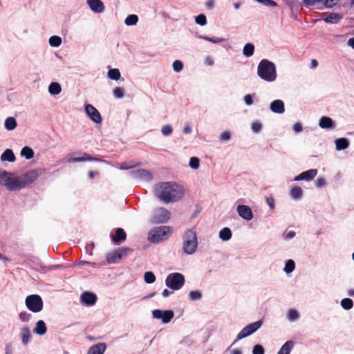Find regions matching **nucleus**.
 I'll return each mask as SVG.
<instances>
[{"label": "nucleus", "mask_w": 354, "mask_h": 354, "mask_svg": "<svg viewBox=\"0 0 354 354\" xmlns=\"http://www.w3.org/2000/svg\"><path fill=\"white\" fill-rule=\"evenodd\" d=\"M153 191L160 201L167 204L179 201L185 194L184 187L173 181L157 183Z\"/></svg>", "instance_id": "obj_1"}, {"label": "nucleus", "mask_w": 354, "mask_h": 354, "mask_svg": "<svg viewBox=\"0 0 354 354\" xmlns=\"http://www.w3.org/2000/svg\"><path fill=\"white\" fill-rule=\"evenodd\" d=\"M257 75L266 82L275 81L277 77L275 64L267 59L261 60L257 66Z\"/></svg>", "instance_id": "obj_2"}, {"label": "nucleus", "mask_w": 354, "mask_h": 354, "mask_svg": "<svg viewBox=\"0 0 354 354\" xmlns=\"http://www.w3.org/2000/svg\"><path fill=\"white\" fill-rule=\"evenodd\" d=\"M198 246L196 233L192 230H187L183 235V250L189 255L193 254Z\"/></svg>", "instance_id": "obj_3"}, {"label": "nucleus", "mask_w": 354, "mask_h": 354, "mask_svg": "<svg viewBox=\"0 0 354 354\" xmlns=\"http://www.w3.org/2000/svg\"><path fill=\"white\" fill-rule=\"evenodd\" d=\"M171 232L169 226H159L151 230L148 234V240L152 243H158L167 239V236Z\"/></svg>", "instance_id": "obj_4"}, {"label": "nucleus", "mask_w": 354, "mask_h": 354, "mask_svg": "<svg viewBox=\"0 0 354 354\" xmlns=\"http://www.w3.org/2000/svg\"><path fill=\"white\" fill-rule=\"evenodd\" d=\"M185 283L184 275L179 272H172L167 275L165 285L173 290H180Z\"/></svg>", "instance_id": "obj_5"}, {"label": "nucleus", "mask_w": 354, "mask_h": 354, "mask_svg": "<svg viewBox=\"0 0 354 354\" xmlns=\"http://www.w3.org/2000/svg\"><path fill=\"white\" fill-rule=\"evenodd\" d=\"M25 304L27 308L32 313H37L42 310L44 302L39 295H30L26 297Z\"/></svg>", "instance_id": "obj_6"}, {"label": "nucleus", "mask_w": 354, "mask_h": 354, "mask_svg": "<svg viewBox=\"0 0 354 354\" xmlns=\"http://www.w3.org/2000/svg\"><path fill=\"white\" fill-rule=\"evenodd\" d=\"M263 322L262 319L257 320L253 323L249 324L245 326L237 335L236 340L233 342L234 344L237 341H239L243 338H245L256 331H257L263 325Z\"/></svg>", "instance_id": "obj_7"}, {"label": "nucleus", "mask_w": 354, "mask_h": 354, "mask_svg": "<svg viewBox=\"0 0 354 354\" xmlns=\"http://www.w3.org/2000/svg\"><path fill=\"white\" fill-rule=\"evenodd\" d=\"M85 161H95V162H101L102 161L99 158L93 157L91 155L87 153H82V152H75L70 155V156L67 159V162L69 163L73 162H80Z\"/></svg>", "instance_id": "obj_8"}, {"label": "nucleus", "mask_w": 354, "mask_h": 354, "mask_svg": "<svg viewBox=\"0 0 354 354\" xmlns=\"http://www.w3.org/2000/svg\"><path fill=\"white\" fill-rule=\"evenodd\" d=\"M5 187L10 192L18 191L24 188L21 176H16L12 172V175L7 178Z\"/></svg>", "instance_id": "obj_9"}, {"label": "nucleus", "mask_w": 354, "mask_h": 354, "mask_svg": "<svg viewBox=\"0 0 354 354\" xmlns=\"http://www.w3.org/2000/svg\"><path fill=\"white\" fill-rule=\"evenodd\" d=\"M153 318L160 319L162 324H168L174 317V313L171 310L155 309L152 311Z\"/></svg>", "instance_id": "obj_10"}, {"label": "nucleus", "mask_w": 354, "mask_h": 354, "mask_svg": "<svg viewBox=\"0 0 354 354\" xmlns=\"http://www.w3.org/2000/svg\"><path fill=\"white\" fill-rule=\"evenodd\" d=\"M170 212L164 207H160L155 210L152 221L153 223H165L170 218Z\"/></svg>", "instance_id": "obj_11"}, {"label": "nucleus", "mask_w": 354, "mask_h": 354, "mask_svg": "<svg viewBox=\"0 0 354 354\" xmlns=\"http://www.w3.org/2000/svg\"><path fill=\"white\" fill-rule=\"evenodd\" d=\"M129 175L130 177L135 180H140L144 181H151L153 179L152 174L146 169H138L129 171Z\"/></svg>", "instance_id": "obj_12"}, {"label": "nucleus", "mask_w": 354, "mask_h": 354, "mask_svg": "<svg viewBox=\"0 0 354 354\" xmlns=\"http://www.w3.org/2000/svg\"><path fill=\"white\" fill-rule=\"evenodd\" d=\"M43 169H32L22 175H21L24 187L28 186L35 182L39 175H41Z\"/></svg>", "instance_id": "obj_13"}, {"label": "nucleus", "mask_w": 354, "mask_h": 354, "mask_svg": "<svg viewBox=\"0 0 354 354\" xmlns=\"http://www.w3.org/2000/svg\"><path fill=\"white\" fill-rule=\"evenodd\" d=\"M85 113L87 117L93 122L100 124L102 122V117L97 109L90 104H86L84 106Z\"/></svg>", "instance_id": "obj_14"}, {"label": "nucleus", "mask_w": 354, "mask_h": 354, "mask_svg": "<svg viewBox=\"0 0 354 354\" xmlns=\"http://www.w3.org/2000/svg\"><path fill=\"white\" fill-rule=\"evenodd\" d=\"M236 211L239 216L244 220L250 221L253 218V212L248 205H239Z\"/></svg>", "instance_id": "obj_15"}, {"label": "nucleus", "mask_w": 354, "mask_h": 354, "mask_svg": "<svg viewBox=\"0 0 354 354\" xmlns=\"http://www.w3.org/2000/svg\"><path fill=\"white\" fill-rule=\"evenodd\" d=\"M80 301L86 306H92L97 301V295L91 292H84L80 296Z\"/></svg>", "instance_id": "obj_16"}, {"label": "nucleus", "mask_w": 354, "mask_h": 354, "mask_svg": "<svg viewBox=\"0 0 354 354\" xmlns=\"http://www.w3.org/2000/svg\"><path fill=\"white\" fill-rule=\"evenodd\" d=\"M87 5L95 13H102L104 11L105 7L101 0H87Z\"/></svg>", "instance_id": "obj_17"}, {"label": "nucleus", "mask_w": 354, "mask_h": 354, "mask_svg": "<svg viewBox=\"0 0 354 354\" xmlns=\"http://www.w3.org/2000/svg\"><path fill=\"white\" fill-rule=\"evenodd\" d=\"M319 126L324 129H334L336 127V122L328 116H322L319 119Z\"/></svg>", "instance_id": "obj_18"}, {"label": "nucleus", "mask_w": 354, "mask_h": 354, "mask_svg": "<svg viewBox=\"0 0 354 354\" xmlns=\"http://www.w3.org/2000/svg\"><path fill=\"white\" fill-rule=\"evenodd\" d=\"M111 239L115 243H120L127 239V234L122 228L118 227L115 229V234H111Z\"/></svg>", "instance_id": "obj_19"}, {"label": "nucleus", "mask_w": 354, "mask_h": 354, "mask_svg": "<svg viewBox=\"0 0 354 354\" xmlns=\"http://www.w3.org/2000/svg\"><path fill=\"white\" fill-rule=\"evenodd\" d=\"M270 109L274 113L281 114L285 111L284 102L281 100H274L270 103Z\"/></svg>", "instance_id": "obj_20"}, {"label": "nucleus", "mask_w": 354, "mask_h": 354, "mask_svg": "<svg viewBox=\"0 0 354 354\" xmlns=\"http://www.w3.org/2000/svg\"><path fill=\"white\" fill-rule=\"evenodd\" d=\"M106 349V344L104 342H101L91 346L86 354H104Z\"/></svg>", "instance_id": "obj_21"}, {"label": "nucleus", "mask_w": 354, "mask_h": 354, "mask_svg": "<svg viewBox=\"0 0 354 354\" xmlns=\"http://www.w3.org/2000/svg\"><path fill=\"white\" fill-rule=\"evenodd\" d=\"M335 149L337 151H342L348 148L350 141L346 138H340L335 140Z\"/></svg>", "instance_id": "obj_22"}, {"label": "nucleus", "mask_w": 354, "mask_h": 354, "mask_svg": "<svg viewBox=\"0 0 354 354\" xmlns=\"http://www.w3.org/2000/svg\"><path fill=\"white\" fill-rule=\"evenodd\" d=\"M16 160V157L13 151L10 149H6L1 155V160L2 162L8 161L13 162Z\"/></svg>", "instance_id": "obj_23"}, {"label": "nucleus", "mask_w": 354, "mask_h": 354, "mask_svg": "<svg viewBox=\"0 0 354 354\" xmlns=\"http://www.w3.org/2000/svg\"><path fill=\"white\" fill-rule=\"evenodd\" d=\"M294 345L295 342L292 340H288L283 344L277 354H290Z\"/></svg>", "instance_id": "obj_24"}, {"label": "nucleus", "mask_w": 354, "mask_h": 354, "mask_svg": "<svg viewBox=\"0 0 354 354\" xmlns=\"http://www.w3.org/2000/svg\"><path fill=\"white\" fill-rule=\"evenodd\" d=\"M342 19V16L339 13L331 12L324 19V21L328 24H336Z\"/></svg>", "instance_id": "obj_25"}, {"label": "nucleus", "mask_w": 354, "mask_h": 354, "mask_svg": "<svg viewBox=\"0 0 354 354\" xmlns=\"http://www.w3.org/2000/svg\"><path fill=\"white\" fill-rule=\"evenodd\" d=\"M34 333L39 335H43L47 331V328L45 322L43 320H39L36 323V326L33 330Z\"/></svg>", "instance_id": "obj_26"}, {"label": "nucleus", "mask_w": 354, "mask_h": 354, "mask_svg": "<svg viewBox=\"0 0 354 354\" xmlns=\"http://www.w3.org/2000/svg\"><path fill=\"white\" fill-rule=\"evenodd\" d=\"M290 196L293 200H299L303 196V190L299 186L293 187L290 191Z\"/></svg>", "instance_id": "obj_27"}, {"label": "nucleus", "mask_w": 354, "mask_h": 354, "mask_svg": "<svg viewBox=\"0 0 354 354\" xmlns=\"http://www.w3.org/2000/svg\"><path fill=\"white\" fill-rule=\"evenodd\" d=\"M48 90L50 95H56L61 93L62 87L58 82H53L49 84Z\"/></svg>", "instance_id": "obj_28"}, {"label": "nucleus", "mask_w": 354, "mask_h": 354, "mask_svg": "<svg viewBox=\"0 0 354 354\" xmlns=\"http://www.w3.org/2000/svg\"><path fill=\"white\" fill-rule=\"evenodd\" d=\"M303 180L306 181L312 180L317 174V169H310L307 171L301 172Z\"/></svg>", "instance_id": "obj_29"}, {"label": "nucleus", "mask_w": 354, "mask_h": 354, "mask_svg": "<svg viewBox=\"0 0 354 354\" xmlns=\"http://www.w3.org/2000/svg\"><path fill=\"white\" fill-rule=\"evenodd\" d=\"M219 238L223 241H227L232 238V231L229 227H223L218 234Z\"/></svg>", "instance_id": "obj_30"}, {"label": "nucleus", "mask_w": 354, "mask_h": 354, "mask_svg": "<svg viewBox=\"0 0 354 354\" xmlns=\"http://www.w3.org/2000/svg\"><path fill=\"white\" fill-rule=\"evenodd\" d=\"M21 156L24 157L26 160H30L34 157V151L33 149L28 147L25 146L21 150Z\"/></svg>", "instance_id": "obj_31"}, {"label": "nucleus", "mask_w": 354, "mask_h": 354, "mask_svg": "<svg viewBox=\"0 0 354 354\" xmlns=\"http://www.w3.org/2000/svg\"><path fill=\"white\" fill-rule=\"evenodd\" d=\"M17 120L13 117H8L4 122L5 128L8 131H12L17 127Z\"/></svg>", "instance_id": "obj_32"}, {"label": "nucleus", "mask_w": 354, "mask_h": 354, "mask_svg": "<svg viewBox=\"0 0 354 354\" xmlns=\"http://www.w3.org/2000/svg\"><path fill=\"white\" fill-rule=\"evenodd\" d=\"M118 252L117 250H115L114 251L108 253L106 257V261L109 264H113V263H118L120 260V259H119V257H118Z\"/></svg>", "instance_id": "obj_33"}, {"label": "nucleus", "mask_w": 354, "mask_h": 354, "mask_svg": "<svg viewBox=\"0 0 354 354\" xmlns=\"http://www.w3.org/2000/svg\"><path fill=\"white\" fill-rule=\"evenodd\" d=\"M107 76L113 80H119L121 78V73L118 68H110L107 73Z\"/></svg>", "instance_id": "obj_34"}, {"label": "nucleus", "mask_w": 354, "mask_h": 354, "mask_svg": "<svg viewBox=\"0 0 354 354\" xmlns=\"http://www.w3.org/2000/svg\"><path fill=\"white\" fill-rule=\"evenodd\" d=\"M254 52V46L251 43L246 44L243 49V54L246 57H250L253 55Z\"/></svg>", "instance_id": "obj_35"}, {"label": "nucleus", "mask_w": 354, "mask_h": 354, "mask_svg": "<svg viewBox=\"0 0 354 354\" xmlns=\"http://www.w3.org/2000/svg\"><path fill=\"white\" fill-rule=\"evenodd\" d=\"M286 317H287V319L289 322H293L297 321L299 318L300 315L297 310L290 309V310H288V311L287 313Z\"/></svg>", "instance_id": "obj_36"}, {"label": "nucleus", "mask_w": 354, "mask_h": 354, "mask_svg": "<svg viewBox=\"0 0 354 354\" xmlns=\"http://www.w3.org/2000/svg\"><path fill=\"white\" fill-rule=\"evenodd\" d=\"M295 269V263L292 259H288L285 263V266L283 268V272L286 274H290L294 271Z\"/></svg>", "instance_id": "obj_37"}, {"label": "nucleus", "mask_w": 354, "mask_h": 354, "mask_svg": "<svg viewBox=\"0 0 354 354\" xmlns=\"http://www.w3.org/2000/svg\"><path fill=\"white\" fill-rule=\"evenodd\" d=\"M116 250L118 252V257H119V259H120L127 257L128 254L133 251V250L131 248L128 247L119 248Z\"/></svg>", "instance_id": "obj_38"}, {"label": "nucleus", "mask_w": 354, "mask_h": 354, "mask_svg": "<svg viewBox=\"0 0 354 354\" xmlns=\"http://www.w3.org/2000/svg\"><path fill=\"white\" fill-rule=\"evenodd\" d=\"M340 305L343 309L348 310L353 307V301L350 298H344L341 300Z\"/></svg>", "instance_id": "obj_39"}, {"label": "nucleus", "mask_w": 354, "mask_h": 354, "mask_svg": "<svg viewBox=\"0 0 354 354\" xmlns=\"http://www.w3.org/2000/svg\"><path fill=\"white\" fill-rule=\"evenodd\" d=\"M62 38L59 36L53 35L49 38L48 42L52 47H59L62 44Z\"/></svg>", "instance_id": "obj_40"}, {"label": "nucleus", "mask_w": 354, "mask_h": 354, "mask_svg": "<svg viewBox=\"0 0 354 354\" xmlns=\"http://www.w3.org/2000/svg\"><path fill=\"white\" fill-rule=\"evenodd\" d=\"M138 21V17L136 15H129L127 17V18L124 20V24L127 26H134L136 25Z\"/></svg>", "instance_id": "obj_41"}, {"label": "nucleus", "mask_w": 354, "mask_h": 354, "mask_svg": "<svg viewBox=\"0 0 354 354\" xmlns=\"http://www.w3.org/2000/svg\"><path fill=\"white\" fill-rule=\"evenodd\" d=\"M21 339L22 343L24 345H26L29 342V338L30 337V331L28 328H24L21 330Z\"/></svg>", "instance_id": "obj_42"}, {"label": "nucleus", "mask_w": 354, "mask_h": 354, "mask_svg": "<svg viewBox=\"0 0 354 354\" xmlns=\"http://www.w3.org/2000/svg\"><path fill=\"white\" fill-rule=\"evenodd\" d=\"M196 37L201 39H203L206 41L212 42L214 44H219L224 41V39L220 38V37H211L206 35H196Z\"/></svg>", "instance_id": "obj_43"}, {"label": "nucleus", "mask_w": 354, "mask_h": 354, "mask_svg": "<svg viewBox=\"0 0 354 354\" xmlns=\"http://www.w3.org/2000/svg\"><path fill=\"white\" fill-rule=\"evenodd\" d=\"M144 280L145 282L148 284L153 283L156 281V276L151 271L145 272L144 274Z\"/></svg>", "instance_id": "obj_44"}, {"label": "nucleus", "mask_w": 354, "mask_h": 354, "mask_svg": "<svg viewBox=\"0 0 354 354\" xmlns=\"http://www.w3.org/2000/svg\"><path fill=\"white\" fill-rule=\"evenodd\" d=\"M10 175H12V172L6 170H0V185L5 186L7 178H8Z\"/></svg>", "instance_id": "obj_45"}, {"label": "nucleus", "mask_w": 354, "mask_h": 354, "mask_svg": "<svg viewBox=\"0 0 354 354\" xmlns=\"http://www.w3.org/2000/svg\"><path fill=\"white\" fill-rule=\"evenodd\" d=\"M202 298V294L199 290H192L189 292V299L191 301H198Z\"/></svg>", "instance_id": "obj_46"}, {"label": "nucleus", "mask_w": 354, "mask_h": 354, "mask_svg": "<svg viewBox=\"0 0 354 354\" xmlns=\"http://www.w3.org/2000/svg\"><path fill=\"white\" fill-rule=\"evenodd\" d=\"M324 0H303L302 4L307 8L313 7L316 3H322Z\"/></svg>", "instance_id": "obj_47"}, {"label": "nucleus", "mask_w": 354, "mask_h": 354, "mask_svg": "<svg viewBox=\"0 0 354 354\" xmlns=\"http://www.w3.org/2000/svg\"><path fill=\"white\" fill-rule=\"evenodd\" d=\"M195 22L201 26H203L207 24V18L206 16L204 14H200L195 17Z\"/></svg>", "instance_id": "obj_48"}, {"label": "nucleus", "mask_w": 354, "mask_h": 354, "mask_svg": "<svg viewBox=\"0 0 354 354\" xmlns=\"http://www.w3.org/2000/svg\"><path fill=\"white\" fill-rule=\"evenodd\" d=\"M189 167L193 169H198L200 166V160L197 157H192L189 162Z\"/></svg>", "instance_id": "obj_49"}, {"label": "nucleus", "mask_w": 354, "mask_h": 354, "mask_svg": "<svg viewBox=\"0 0 354 354\" xmlns=\"http://www.w3.org/2000/svg\"><path fill=\"white\" fill-rule=\"evenodd\" d=\"M173 132V128L170 124H166L161 129V133L165 136H170Z\"/></svg>", "instance_id": "obj_50"}, {"label": "nucleus", "mask_w": 354, "mask_h": 354, "mask_svg": "<svg viewBox=\"0 0 354 354\" xmlns=\"http://www.w3.org/2000/svg\"><path fill=\"white\" fill-rule=\"evenodd\" d=\"M124 90L121 87H115L113 90V95L115 98L120 99L124 97Z\"/></svg>", "instance_id": "obj_51"}, {"label": "nucleus", "mask_w": 354, "mask_h": 354, "mask_svg": "<svg viewBox=\"0 0 354 354\" xmlns=\"http://www.w3.org/2000/svg\"><path fill=\"white\" fill-rule=\"evenodd\" d=\"M172 67L174 71L180 72L183 68V63L180 60H175L173 62Z\"/></svg>", "instance_id": "obj_52"}, {"label": "nucleus", "mask_w": 354, "mask_h": 354, "mask_svg": "<svg viewBox=\"0 0 354 354\" xmlns=\"http://www.w3.org/2000/svg\"><path fill=\"white\" fill-rule=\"evenodd\" d=\"M265 350L263 346L260 344H256L253 346L252 354H264Z\"/></svg>", "instance_id": "obj_53"}, {"label": "nucleus", "mask_w": 354, "mask_h": 354, "mask_svg": "<svg viewBox=\"0 0 354 354\" xmlns=\"http://www.w3.org/2000/svg\"><path fill=\"white\" fill-rule=\"evenodd\" d=\"M254 96H255V93L245 95L243 97L245 104L248 106H251L254 102L253 97Z\"/></svg>", "instance_id": "obj_54"}, {"label": "nucleus", "mask_w": 354, "mask_h": 354, "mask_svg": "<svg viewBox=\"0 0 354 354\" xmlns=\"http://www.w3.org/2000/svg\"><path fill=\"white\" fill-rule=\"evenodd\" d=\"M251 129L253 132L257 133L262 129V124L259 122H254L251 125Z\"/></svg>", "instance_id": "obj_55"}, {"label": "nucleus", "mask_w": 354, "mask_h": 354, "mask_svg": "<svg viewBox=\"0 0 354 354\" xmlns=\"http://www.w3.org/2000/svg\"><path fill=\"white\" fill-rule=\"evenodd\" d=\"M259 3H262L263 5L270 6V7H275L277 6V2L272 0H256Z\"/></svg>", "instance_id": "obj_56"}, {"label": "nucleus", "mask_w": 354, "mask_h": 354, "mask_svg": "<svg viewBox=\"0 0 354 354\" xmlns=\"http://www.w3.org/2000/svg\"><path fill=\"white\" fill-rule=\"evenodd\" d=\"M339 0H324V5L326 8H332L334 7L338 2Z\"/></svg>", "instance_id": "obj_57"}, {"label": "nucleus", "mask_w": 354, "mask_h": 354, "mask_svg": "<svg viewBox=\"0 0 354 354\" xmlns=\"http://www.w3.org/2000/svg\"><path fill=\"white\" fill-rule=\"evenodd\" d=\"M32 317V315L26 312H22L19 314V319L21 322H28Z\"/></svg>", "instance_id": "obj_58"}, {"label": "nucleus", "mask_w": 354, "mask_h": 354, "mask_svg": "<svg viewBox=\"0 0 354 354\" xmlns=\"http://www.w3.org/2000/svg\"><path fill=\"white\" fill-rule=\"evenodd\" d=\"M230 133L229 131L223 132L219 137V140L221 142L227 141L230 139Z\"/></svg>", "instance_id": "obj_59"}, {"label": "nucleus", "mask_w": 354, "mask_h": 354, "mask_svg": "<svg viewBox=\"0 0 354 354\" xmlns=\"http://www.w3.org/2000/svg\"><path fill=\"white\" fill-rule=\"evenodd\" d=\"M295 235H296V233L294 231H289V232L286 231L283 233L284 239L286 241H288V240L293 239L295 236Z\"/></svg>", "instance_id": "obj_60"}, {"label": "nucleus", "mask_w": 354, "mask_h": 354, "mask_svg": "<svg viewBox=\"0 0 354 354\" xmlns=\"http://www.w3.org/2000/svg\"><path fill=\"white\" fill-rule=\"evenodd\" d=\"M326 185V180L323 177H319L315 181V186L317 188H321Z\"/></svg>", "instance_id": "obj_61"}, {"label": "nucleus", "mask_w": 354, "mask_h": 354, "mask_svg": "<svg viewBox=\"0 0 354 354\" xmlns=\"http://www.w3.org/2000/svg\"><path fill=\"white\" fill-rule=\"evenodd\" d=\"M266 203L271 209H273L275 207V200L273 197L270 196L266 198Z\"/></svg>", "instance_id": "obj_62"}, {"label": "nucleus", "mask_w": 354, "mask_h": 354, "mask_svg": "<svg viewBox=\"0 0 354 354\" xmlns=\"http://www.w3.org/2000/svg\"><path fill=\"white\" fill-rule=\"evenodd\" d=\"M293 131L296 133H300L302 131V125L300 122L295 123L292 127Z\"/></svg>", "instance_id": "obj_63"}, {"label": "nucleus", "mask_w": 354, "mask_h": 354, "mask_svg": "<svg viewBox=\"0 0 354 354\" xmlns=\"http://www.w3.org/2000/svg\"><path fill=\"white\" fill-rule=\"evenodd\" d=\"M6 354H12V345L11 343H8L6 345Z\"/></svg>", "instance_id": "obj_64"}]
</instances>
